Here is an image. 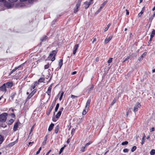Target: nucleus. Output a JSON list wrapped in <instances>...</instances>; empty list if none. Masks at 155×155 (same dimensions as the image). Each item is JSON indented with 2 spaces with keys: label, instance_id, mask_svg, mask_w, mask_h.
Segmentation results:
<instances>
[{
  "label": "nucleus",
  "instance_id": "nucleus-1",
  "mask_svg": "<svg viewBox=\"0 0 155 155\" xmlns=\"http://www.w3.org/2000/svg\"><path fill=\"white\" fill-rule=\"evenodd\" d=\"M8 114L6 113H3L0 115V126L4 128L6 127L5 123L7 119Z\"/></svg>",
  "mask_w": 155,
  "mask_h": 155
},
{
  "label": "nucleus",
  "instance_id": "nucleus-2",
  "mask_svg": "<svg viewBox=\"0 0 155 155\" xmlns=\"http://www.w3.org/2000/svg\"><path fill=\"white\" fill-rule=\"evenodd\" d=\"M18 0H8L9 2L13 3L15 2ZM0 2L3 3L4 6L7 8H10L12 7V5L11 3L8 2L6 0H0Z\"/></svg>",
  "mask_w": 155,
  "mask_h": 155
},
{
  "label": "nucleus",
  "instance_id": "nucleus-3",
  "mask_svg": "<svg viewBox=\"0 0 155 155\" xmlns=\"http://www.w3.org/2000/svg\"><path fill=\"white\" fill-rule=\"evenodd\" d=\"M55 103L56 100L53 102L52 104H51V106L49 108L48 111L47 113V115H48L50 114L51 112V111L54 107V106L55 104Z\"/></svg>",
  "mask_w": 155,
  "mask_h": 155
},
{
  "label": "nucleus",
  "instance_id": "nucleus-4",
  "mask_svg": "<svg viewBox=\"0 0 155 155\" xmlns=\"http://www.w3.org/2000/svg\"><path fill=\"white\" fill-rule=\"evenodd\" d=\"M141 105L139 102H137L135 105L133 111L135 113L138 110V109L140 107Z\"/></svg>",
  "mask_w": 155,
  "mask_h": 155
},
{
  "label": "nucleus",
  "instance_id": "nucleus-5",
  "mask_svg": "<svg viewBox=\"0 0 155 155\" xmlns=\"http://www.w3.org/2000/svg\"><path fill=\"white\" fill-rule=\"evenodd\" d=\"M5 84L6 88H10L13 85V83L12 82H8L6 83H5Z\"/></svg>",
  "mask_w": 155,
  "mask_h": 155
},
{
  "label": "nucleus",
  "instance_id": "nucleus-6",
  "mask_svg": "<svg viewBox=\"0 0 155 155\" xmlns=\"http://www.w3.org/2000/svg\"><path fill=\"white\" fill-rule=\"evenodd\" d=\"M57 53V51L56 50H53V51L50 54H49V56L48 57V58H51L53 56H55L56 54Z\"/></svg>",
  "mask_w": 155,
  "mask_h": 155
},
{
  "label": "nucleus",
  "instance_id": "nucleus-7",
  "mask_svg": "<svg viewBox=\"0 0 155 155\" xmlns=\"http://www.w3.org/2000/svg\"><path fill=\"white\" fill-rule=\"evenodd\" d=\"M16 94V92H13L11 94L10 96V97L9 98V100L10 101H12L13 100Z\"/></svg>",
  "mask_w": 155,
  "mask_h": 155
},
{
  "label": "nucleus",
  "instance_id": "nucleus-8",
  "mask_svg": "<svg viewBox=\"0 0 155 155\" xmlns=\"http://www.w3.org/2000/svg\"><path fill=\"white\" fill-rule=\"evenodd\" d=\"M53 84H51L48 87V90L46 93H47L48 95H50L51 94V91L52 88V87Z\"/></svg>",
  "mask_w": 155,
  "mask_h": 155
},
{
  "label": "nucleus",
  "instance_id": "nucleus-9",
  "mask_svg": "<svg viewBox=\"0 0 155 155\" xmlns=\"http://www.w3.org/2000/svg\"><path fill=\"white\" fill-rule=\"evenodd\" d=\"M5 84H4L2 86L0 87V90L5 92L7 91L6 87L5 85Z\"/></svg>",
  "mask_w": 155,
  "mask_h": 155
},
{
  "label": "nucleus",
  "instance_id": "nucleus-10",
  "mask_svg": "<svg viewBox=\"0 0 155 155\" xmlns=\"http://www.w3.org/2000/svg\"><path fill=\"white\" fill-rule=\"evenodd\" d=\"M91 101L90 99H88L86 102L85 108L86 110H88L89 106V105Z\"/></svg>",
  "mask_w": 155,
  "mask_h": 155
},
{
  "label": "nucleus",
  "instance_id": "nucleus-11",
  "mask_svg": "<svg viewBox=\"0 0 155 155\" xmlns=\"http://www.w3.org/2000/svg\"><path fill=\"white\" fill-rule=\"evenodd\" d=\"M113 36L112 35L109 36L108 38H106L104 40V43L105 44L108 43L112 38Z\"/></svg>",
  "mask_w": 155,
  "mask_h": 155
},
{
  "label": "nucleus",
  "instance_id": "nucleus-12",
  "mask_svg": "<svg viewBox=\"0 0 155 155\" xmlns=\"http://www.w3.org/2000/svg\"><path fill=\"white\" fill-rule=\"evenodd\" d=\"M93 3V2H84V4L85 5V8L86 9L89 6Z\"/></svg>",
  "mask_w": 155,
  "mask_h": 155
},
{
  "label": "nucleus",
  "instance_id": "nucleus-13",
  "mask_svg": "<svg viewBox=\"0 0 155 155\" xmlns=\"http://www.w3.org/2000/svg\"><path fill=\"white\" fill-rule=\"evenodd\" d=\"M147 52H144L138 58V60L140 61H141L143 59V58H144V57L147 54Z\"/></svg>",
  "mask_w": 155,
  "mask_h": 155
},
{
  "label": "nucleus",
  "instance_id": "nucleus-14",
  "mask_svg": "<svg viewBox=\"0 0 155 155\" xmlns=\"http://www.w3.org/2000/svg\"><path fill=\"white\" fill-rule=\"evenodd\" d=\"M80 6V5H79V4H76L74 10V12L75 13H76L78 12V9L79 8Z\"/></svg>",
  "mask_w": 155,
  "mask_h": 155
},
{
  "label": "nucleus",
  "instance_id": "nucleus-15",
  "mask_svg": "<svg viewBox=\"0 0 155 155\" xmlns=\"http://www.w3.org/2000/svg\"><path fill=\"white\" fill-rule=\"evenodd\" d=\"M54 126V124L53 123H51L50 126H49V127L48 128V130L49 131H51L53 129V127Z\"/></svg>",
  "mask_w": 155,
  "mask_h": 155
},
{
  "label": "nucleus",
  "instance_id": "nucleus-16",
  "mask_svg": "<svg viewBox=\"0 0 155 155\" xmlns=\"http://www.w3.org/2000/svg\"><path fill=\"white\" fill-rule=\"evenodd\" d=\"M18 127V122H17L15 124H14L13 130L14 131H15L17 130V129Z\"/></svg>",
  "mask_w": 155,
  "mask_h": 155
},
{
  "label": "nucleus",
  "instance_id": "nucleus-17",
  "mask_svg": "<svg viewBox=\"0 0 155 155\" xmlns=\"http://www.w3.org/2000/svg\"><path fill=\"white\" fill-rule=\"evenodd\" d=\"M60 127L59 125H57L55 127V133L56 134L58 132L59 129Z\"/></svg>",
  "mask_w": 155,
  "mask_h": 155
},
{
  "label": "nucleus",
  "instance_id": "nucleus-18",
  "mask_svg": "<svg viewBox=\"0 0 155 155\" xmlns=\"http://www.w3.org/2000/svg\"><path fill=\"white\" fill-rule=\"evenodd\" d=\"M35 90H34L28 96V99H30L35 94Z\"/></svg>",
  "mask_w": 155,
  "mask_h": 155
},
{
  "label": "nucleus",
  "instance_id": "nucleus-19",
  "mask_svg": "<svg viewBox=\"0 0 155 155\" xmlns=\"http://www.w3.org/2000/svg\"><path fill=\"white\" fill-rule=\"evenodd\" d=\"M48 37L47 36H45L42 37L41 39V40L42 42L45 41L48 39Z\"/></svg>",
  "mask_w": 155,
  "mask_h": 155
},
{
  "label": "nucleus",
  "instance_id": "nucleus-20",
  "mask_svg": "<svg viewBox=\"0 0 155 155\" xmlns=\"http://www.w3.org/2000/svg\"><path fill=\"white\" fill-rule=\"evenodd\" d=\"M4 137L3 136L0 134V144H1L4 140Z\"/></svg>",
  "mask_w": 155,
  "mask_h": 155
},
{
  "label": "nucleus",
  "instance_id": "nucleus-21",
  "mask_svg": "<svg viewBox=\"0 0 155 155\" xmlns=\"http://www.w3.org/2000/svg\"><path fill=\"white\" fill-rule=\"evenodd\" d=\"M61 114V111H59L56 115V118L57 119L59 118L60 117V116Z\"/></svg>",
  "mask_w": 155,
  "mask_h": 155
},
{
  "label": "nucleus",
  "instance_id": "nucleus-22",
  "mask_svg": "<svg viewBox=\"0 0 155 155\" xmlns=\"http://www.w3.org/2000/svg\"><path fill=\"white\" fill-rule=\"evenodd\" d=\"M63 65V60L62 59L59 60V69H60Z\"/></svg>",
  "mask_w": 155,
  "mask_h": 155
},
{
  "label": "nucleus",
  "instance_id": "nucleus-23",
  "mask_svg": "<svg viewBox=\"0 0 155 155\" xmlns=\"http://www.w3.org/2000/svg\"><path fill=\"white\" fill-rule=\"evenodd\" d=\"M17 140L16 141H15L13 142H12V143H10L9 144V146L12 147V146L14 145L17 143Z\"/></svg>",
  "mask_w": 155,
  "mask_h": 155
},
{
  "label": "nucleus",
  "instance_id": "nucleus-24",
  "mask_svg": "<svg viewBox=\"0 0 155 155\" xmlns=\"http://www.w3.org/2000/svg\"><path fill=\"white\" fill-rule=\"evenodd\" d=\"M118 99V98L117 97H115L114 99L113 100V101L112 102L111 104V105H113L114 104L116 101Z\"/></svg>",
  "mask_w": 155,
  "mask_h": 155
},
{
  "label": "nucleus",
  "instance_id": "nucleus-25",
  "mask_svg": "<svg viewBox=\"0 0 155 155\" xmlns=\"http://www.w3.org/2000/svg\"><path fill=\"white\" fill-rule=\"evenodd\" d=\"M155 35V30L153 29L152 32V33L150 35V37H153Z\"/></svg>",
  "mask_w": 155,
  "mask_h": 155
},
{
  "label": "nucleus",
  "instance_id": "nucleus-26",
  "mask_svg": "<svg viewBox=\"0 0 155 155\" xmlns=\"http://www.w3.org/2000/svg\"><path fill=\"white\" fill-rule=\"evenodd\" d=\"M150 154L151 155H155V150L154 149H152L150 152Z\"/></svg>",
  "mask_w": 155,
  "mask_h": 155
},
{
  "label": "nucleus",
  "instance_id": "nucleus-27",
  "mask_svg": "<svg viewBox=\"0 0 155 155\" xmlns=\"http://www.w3.org/2000/svg\"><path fill=\"white\" fill-rule=\"evenodd\" d=\"M59 103H57L56 105V107L55 109V111L57 112L58 111V110L59 108Z\"/></svg>",
  "mask_w": 155,
  "mask_h": 155
},
{
  "label": "nucleus",
  "instance_id": "nucleus-28",
  "mask_svg": "<svg viewBox=\"0 0 155 155\" xmlns=\"http://www.w3.org/2000/svg\"><path fill=\"white\" fill-rule=\"evenodd\" d=\"M107 2V1L104 2L102 4H101V6L100 7V8H101L102 9L105 6V5L106 4Z\"/></svg>",
  "mask_w": 155,
  "mask_h": 155
},
{
  "label": "nucleus",
  "instance_id": "nucleus-29",
  "mask_svg": "<svg viewBox=\"0 0 155 155\" xmlns=\"http://www.w3.org/2000/svg\"><path fill=\"white\" fill-rule=\"evenodd\" d=\"M66 145H64V147H62V148H61V149H60V150L59 152V154H60L63 151V150L64 149V147H66Z\"/></svg>",
  "mask_w": 155,
  "mask_h": 155
},
{
  "label": "nucleus",
  "instance_id": "nucleus-30",
  "mask_svg": "<svg viewBox=\"0 0 155 155\" xmlns=\"http://www.w3.org/2000/svg\"><path fill=\"white\" fill-rule=\"evenodd\" d=\"M45 80V79L43 78H41L38 80V82H42L44 81Z\"/></svg>",
  "mask_w": 155,
  "mask_h": 155
},
{
  "label": "nucleus",
  "instance_id": "nucleus-31",
  "mask_svg": "<svg viewBox=\"0 0 155 155\" xmlns=\"http://www.w3.org/2000/svg\"><path fill=\"white\" fill-rule=\"evenodd\" d=\"M14 120L12 119H11L9 121L8 123V124L9 125H11L14 122Z\"/></svg>",
  "mask_w": 155,
  "mask_h": 155
},
{
  "label": "nucleus",
  "instance_id": "nucleus-32",
  "mask_svg": "<svg viewBox=\"0 0 155 155\" xmlns=\"http://www.w3.org/2000/svg\"><path fill=\"white\" fill-rule=\"evenodd\" d=\"M145 135L144 134V136L142 138V140H141V143L142 145H143L144 143V138H145Z\"/></svg>",
  "mask_w": 155,
  "mask_h": 155
},
{
  "label": "nucleus",
  "instance_id": "nucleus-33",
  "mask_svg": "<svg viewBox=\"0 0 155 155\" xmlns=\"http://www.w3.org/2000/svg\"><path fill=\"white\" fill-rule=\"evenodd\" d=\"M137 149V147L136 146H134L131 149V151L133 152L135 150Z\"/></svg>",
  "mask_w": 155,
  "mask_h": 155
},
{
  "label": "nucleus",
  "instance_id": "nucleus-34",
  "mask_svg": "<svg viewBox=\"0 0 155 155\" xmlns=\"http://www.w3.org/2000/svg\"><path fill=\"white\" fill-rule=\"evenodd\" d=\"M86 148L87 147H85V146L83 147L82 148L81 150V151L82 152H84L85 150L86 149Z\"/></svg>",
  "mask_w": 155,
  "mask_h": 155
},
{
  "label": "nucleus",
  "instance_id": "nucleus-35",
  "mask_svg": "<svg viewBox=\"0 0 155 155\" xmlns=\"http://www.w3.org/2000/svg\"><path fill=\"white\" fill-rule=\"evenodd\" d=\"M128 143L127 141H126L124 142H122L121 143V145H127L128 144Z\"/></svg>",
  "mask_w": 155,
  "mask_h": 155
},
{
  "label": "nucleus",
  "instance_id": "nucleus-36",
  "mask_svg": "<svg viewBox=\"0 0 155 155\" xmlns=\"http://www.w3.org/2000/svg\"><path fill=\"white\" fill-rule=\"evenodd\" d=\"M102 9L100 7V8L95 12V14H97L99 13L100 12Z\"/></svg>",
  "mask_w": 155,
  "mask_h": 155
},
{
  "label": "nucleus",
  "instance_id": "nucleus-37",
  "mask_svg": "<svg viewBox=\"0 0 155 155\" xmlns=\"http://www.w3.org/2000/svg\"><path fill=\"white\" fill-rule=\"evenodd\" d=\"M110 25V23H109L108 25L107 26L106 28L104 29V31H106L108 30Z\"/></svg>",
  "mask_w": 155,
  "mask_h": 155
},
{
  "label": "nucleus",
  "instance_id": "nucleus-38",
  "mask_svg": "<svg viewBox=\"0 0 155 155\" xmlns=\"http://www.w3.org/2000/svg\"><path fill=\"white\" fill-rule=\"evenodd\" d=\"M78 46H79L78 44L76 45L74 48V49L77 50L78 49Z\"/></svg>",
  "mask_w": 155,
  "mask_h": 155
},
{
  "label": "nucleus",
  "instance_id": "nucleus-39",
  "mask_svg": "<svg viewBox=\"0 0 155 155\" xmlns=\"http://www.w3.org/2000/svg\"><path fill=\"white\" fill-rule=\"evenodd\" d=\"M87 110H86V109H85V110H83L82 114L84 115H85L87 112Z\"/></svg>",
  "mask_w": 155,
  "mask_h": 155
},
{
  "label": "nucleus",
  "instance_id": "nucleus-40",
  "mask_svg": "<svg viewBox=\"0 0 155 155\" xmlns=\"http://www.w3.org/2000/svg\"><path fill=\"white\" fill-rule=\"evenodd\" d=\"M49 67V64H47L45 65L44 66V68L45 69H48Z\"/></svg>",
  "mask_w": 155,
  "mask_h": 155
},
{
  "label": "nucleus",
  "instance_id": "nucleus-41",
  "mask_svg": "<svg viewBox=\"0 0 155 155\" xmlns=\"http://www.w3.org/2000/svg\"><path fill=\"white\" fill-rule=\"evenodd\" d=\"M94 86L93 85H92L91 86V87L89 89V91L90 92L91 90H93V88H94Z\"/></svg>",
  "mask_w": 155,
  "mask_h": 155
},
{
  "label": "nucleus",
  "instance_id": "nucleus-42",
  "mask_svg": "<svg viewBox=\"0 0 155 155\" xmlns=\"http://www.w3.org/2000/svg\"><path fill=\"white\" fill-rule=\"evenodd\" d=\"M41 149V147H40L39 148V149L36 152V155H38Z\"/></svg>",
  "mask_w": 155,
  "mask_h": 155
},
{
  "label": "nucleus",
  "instance_id": "nucleus-43",
  "mask_svg": "<svg viewBox=\"0 0 155 155\" xmlns=\"http://www.w3.org/2000/svg\"><path fill=\"white\" fill-rule=\"evenodd\" d=\"M47 140V138H46V139L44 140V141H43V142L42 143V145L43 146L45 145L46 144V143Z\"/></svg>",
  "mask_w": 155,
  "mask_h": 155
},
{
  "label": "nucleus",
  "instance_id": "nucleus-44",
  "mask_svg": "<svg viewBox=\"0 0 155 155\" xmlns=\"http://www.w3.org/2000/svg\"><path fill=\"white\" fill-rule=\"evenodd\" d=\"M17 69V68H15L14 69H13L12 71H11L10 74H12L13 72L15 71Z\"/></svg>",
  "mask_w": 155,
  "mask_h": 155
},
{
  "label": "nucleus",
  "instance_id": "nucleus-45",
  "mask_svg": "<svg viewBox=\"0 0 155 155\" xmlns=\"http://www.w3.org/2000/svg\"><path fill=\"white\" fill-rule=\"evenodd\" d=\"M130 109H129V110H128V111L127 112V116L131 112V111L130 110Z\"/></svg>",
  "mask_w": 155,
  "mask_h": 155
},
{
  "label": "nucleus",
  "instance_id": "nucleus-46",
  "mask_svg": "<svg viewBox=\"0 0 155 155\" xmlns=\"http://www.w3.org/2000/svg\"><path fill=\"white\" fill-rule=\"evenodd\" d=\"M153 17H152V16H151L149 18V21L150 22V23L151 22L152 20L153 19Z\"/></svg>",
  "mask_w": 155,
  "mask_h": 155
},
{
  "label": "nucleus",
  "instance_id": "nucleus-47",
  "mask_svg": "<svg viewBox=\"0 0 155 155\" xmlns=\"http://www.w3.org/2000/svg\"><path fill=\"white\" fill-rule=\"evenodd\" d=\"M113 58H110L108 60V62L109 63H111L112 61Z\"/></svg>",
  "mask_w": 155,
  "mask_h": 155
},
{
  "label": "nucleus",
  "instance_id": "nucleus-48",
  "mask_svg": "<svg viewBox=\"0 0 155 155\" xmlns=\"http://www.w3.org/2000/svg\"><path fill=\"white\" fill-rule=\"evenodd\" d=\"M129 151V150L128 149L125 148L124 149L123 152L124 153H127Z\"/></svg>",
  "mask_w": 155,
  "mask_h": 155
},
{
  "label": "nucleus",
  "instance_id": "nucleus-49",
  "mask_svg": "<svg viewBox=\"0 0 155 155\" xmlns=\"http://www.w3.org/2000/svg\"><path fill=\"white\" fill-rule=\"evenodd\" d=\"M91 143V142H89L87 143L85 146L86 147H87V146H88Z\"/></svg>",
  "mask_w": 155,
  "mask_h": 155
},
{
  "label": "nucleus",
  "instance_id": "nucleus-50",
  "mask_svg": "<svg viewBox=\"0 0 155 155\" xmlns=\"http://www.w3.org/2000/svg\"><path fill=\"white\" fill-rule=\"evenodd\" d=\"M35 85H32L31 87V90L34 89L35 87Z\"/></svg>",
  "mask_w": 155,
  "mask_h": 155
},
{
  "label": "nucleus",
  "instance_id": "nucleus-51",
  "mask_svg": "<svg viewBox=\"0 0 155 155\" xmlns=\"http://www.w3.org/2000/svg\"><path fill=\"white\" fill-rule=\"evenodd\" d=\"M57 118H56V117H53L52 118V120L54 122H56L57 120L56 119Z\"/></svg>",
  "mask_w": 155,
  "mask_h": 155
},
{
  "label": "nucleus",
  "instance_id": "nucleus-52",
  "mask_svg": "<svg viewBox=\"0 0 155 155\" xmlns=\"http://www.w3.org/2000/svg\"><path fill=\"white\" fill-rule=\"evenodd\" d=\"M75 129L74 128H73L71 130V134L72 135H73V134H74V133L75 132Z\"/></svg>",
  "mask_w": 155,
  "mask_h": 155
},
{
  "label": "nucleus",
  "instance_id": "nucleus-53",
  "mask_svg": "<svg viewBox=\"0 0 155 155\" xmlns=\"http://www.w3.org/2000/svg\"><path fill=\"white\" fill-rule=\"evenodd\" d=\"M82 0H78V2L77 4H79V5H80L81 4V2L82 1Z\"/></svg>",
  "mask_w": 155,
  "mask_h": 155
},
{
  "label": "nucleus",
  "instance_id": "nucleus-54",
  "mask_svg": "<svg viewBox=\"0 0 155 155\" xmlns=\"http://www.w3.org/2000/svg\"><path fill=\"white\" fill-rule=\"evenodd\" d=\"M77 97V96H74L73 95H72L71 96V97L72 99H74V98L76 97Z\"/></svg>",
  "mask_w": 155,
  "mask_h": 155
},
{
  "label": "nucleus",
  "instance_id": "nucleus-55",
  "mask_svg": "<svg viewBox=\"0 0 155 155\" xmlns=\"http://www.w3.org/2000/svg\"><path fill=\"white\" fill-rule=\"evenodd\" d=\"M24 63H23V64H21L20 65V66H18V67H16V68H17V69H18V68H20L22 66L24 65Z\"/></svg>",
  "mask_w": 155,
  "mask_h": 155
},
{
  "label": "nucleus",
  "instance_id": "nucleus-56",
  "mask_svg": "<svg viewBox=\"0 0 155 155\" xmlns=\"http://www.w3.org/2000/svg\"><path fill=\"white\" fill-rule=\"evenodd\" d=\"M60 94H61V95L60 96H62V97H63V94H64V92H60L59 93V94H58V95Z\"/></svg>",
  "mask_w": 155,
  "mask_h": 155
},
{
  "label": "nucleus",
  "instance_id": "nucleus-57",
  "mask_svg": "<svg viewBox=\"0 0 155 155\" xmlns=\"http://www.w3.org/2000/svg\"><path fill=\"white\" fill-rule=\"evenodd\" d=\"M11 116L12 117H15V114L14 113H12L11 114Z\"/></svg>",
  "mask_w": 155,
  "mask_h": 155
},
{
  "label": "nucleus",
  "instance_id": "nucleus-58",
  "mask_svg": "<svg viewBox=\"0 0 155 155\" xmlns=\"http://www.w3.org/2000/svg\"><path fill=\"white\" fill-rule=\"evenodd\" d=\"M55 56H53L52 58L51 59V61H54L55 60Z\"/></svg>",
  "mask_w": 155,
  "mask_h": 155
},
{
  "label": "nucleus",
  "instance_id": "nucleus-59",
  "mask_svg": "<svg viewBox=\"0 0 155 155\" xmlns=\"http://www.w3.org/2000/svg\"><path fill=\"white\" fill-rule=\"evenodd\" d=\"M77 50L74 49V50L73 51V54L74 55L76 54V53L77 52Z\"/></svg>",
  "mask_w": 155,
  "mask_h": 155
},
{
  "label": "nucleus",
  "instance_id": "nucleus-60",
  "mask_svg": "<svg viewBox=\"0 0 155 155\" xmlns=\"http://www.w3.org/2000/svg\"><path fill=\"white\" fill-rule=\"evenodd\" d=\"M77 50L74 49V50L73 51V54L74 55L76 54V53L77 52Z\"/></svg>",
  "mask_w": 155,
  "mask_h": 155
},
{
  "label": "nucleus",
  "instance_id": "nucleus-61",
  "mask_svg": "<svg viewBox=\"0 0 155 155\" xmlns=\"http://www.w3.org/2000/svg\"><path fill=\"white\" fill-rule=\"evenodd\" d=\"M39 84L38 81V82L35 81L34 82V85H35V86H36L37 85V84Z\"/></svg>",
  "mask_w": 155,
  "mask_h": 155
},
{
  "label": "nucleus",
  "instance_id": "nucleus-62",
  "mask_svg": "<svg viewBox=\"0 0 155 155\" xmlns=\"http://www.w3.org/2000/svg\"><path fill=\"white\" fill-rule=\"evenodd\" d=\"M33 127H31V130H30V132L29 134V135L31 134V132H32V131H33Z\"/></svg>",
  "mask_w": 155,
  "mask_h": 155
},
{
  "label": "nucleus",
  "instance_id": "nucleus-63",
  "mask_svg": "<svg viewBox=\"0 0 155 155\" xmlns=\"http://www.w3.org/2000/svg\"><path fill=\"white\" fill-rule=\"evenodd\" d=\"M129 59V57H127V58H126L124 60V61H127V60H128Z\"/></svg>",
  "mask_w": 155,
  "mask_h": 155
},
{
  "label": "nucleus",
  "instance_id": "nucleus-64",
  "mask_svg": "<svg viewBox=\"0 0 155 155\" xmlns=\"http://www.w3.org/2000/svg\"><path fill=\"white\" fill-rule=\"evenodd\" d=\"M63 110H64L63 107H61V108H60V110L59 111H61V112L62 113V111H63Z\"/></svg>",
  "mask_w": 155,
  "mask_h": 155
}]
</instances>
